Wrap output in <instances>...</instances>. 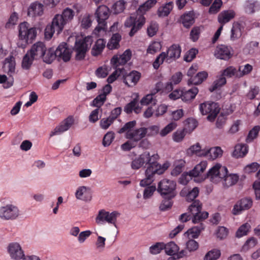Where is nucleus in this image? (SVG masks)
Wrapping results in <instances>:
<instances>
[{
    "label": "nucleus",
    "instance_id": "7ed1b4c3",
    "mask_svg": "<svg viewBox=\"0 0 260 260\" xmlns=\"http://www.w3.org/2000/svg\"><path fill=\"white\" fill-rule=\"evenodd\" d=\"M159 159V156L157 153L151 155V166L147 167L145 171V178L141 180L140 185L145 186L151 184L154 180L156 175L162 174L170 166L168 162H165L162 165L159 164L157 161Z\"/></svg>",
    "mask_w": 260,
    "mask_h": 260
},
{
    "label": "nucleus",
    "instance_id": "473e14b6",
    "mask_svg": "<svg viewBox=\"0 0 260 260\" xmlns=\"http://www.w3.org/2000/svg\"><path fill=\"white\" fill-rule=\"evenodd\" d=\"M121 39V36L120 34L118 33L113 34L107 44V48L110 50L118 48Z\"/></svg>",
    "mask_w": 260,
    "mask_h": 260
},
{
    "label": "nucleus",
    "instance_id": "c03bdc74",
    "mask_svg": "<svg viewBox=\"0 0 260 260\" xmlns=\"http://www.w3.org/2000/svg\"><path fill=\"white\" fill-rule=\"evenodd\" d=\"M157 3L156 0H148L145 3L141 5L137 10V13L143 14L150 8L153 7Z\"/></svg>",
    "mask_w": 260,
    "mask_h": 260
},
{
    "label": "nucleus",
    "instance_id": "f8f14e48",
    "mask_svg": "<svg viewBox=\"0 0 260 260\" xmlns=\"http://www.w3.org/2000/svg\"><path fill=\"white\" fill-rule=\"evenodd\" d=\"M55 52L56 58L59 61L68 62L71 59L72 50L69 48L67 43H62L56 49Z\"/></svg>",
    "mask_w": 260,
    "mask_h": 260
},
{
    "label": "nucleus",
    "instance_id": "a18cd8bd",
    "mask_svg": "<svg viewBox=\"0 0 260 260\" xmlns=\"http://www.w3.org/2000/svg\"><path fill=\"white\" fill-rule=\"evenodd\" d=\"M185 164V161L182 159L176 161L174 164V168L172 171L171 174L175 176L179 175L182 172Z\"/></svg>",
    "mask_w": 260,
    "mask_h": 260
},
{
    "label": "nucleus",
    "instance_id": "a19ab883",
    "mask_svg": "<svg viewBox=\"0 0 260 260\" xmlns=\"http://www.w3.org/2000/svg\"><path fill=\"white\" fill-rule=\"evenodd\" d=\"M207 76L208 74L206 72H199L194 77H191L189 81L192 84L198 85L202 83Z\"/></svg>",
    "mask_w": 260,
    "mask_h": 260
},
{
    "label": "nucleus",
    "instance_id": "9b49d317",
    "mask_svg": "<svg viewBox=\"0 0 260 260\" xmlns=\"http://www.w3.org/2000/svg\"><path fill=\"white\" fill-rule=\"evenodd\" d=\"M120 214L117 211H113L111 213L106 211L105 210L99 211L98 216L96 218V222L98 223L101 222H107L109 223H112L115 225L116 219Z\"/></svg>",
    "mask_w": 260,
    "mask_h": 260
},
{
    "label": "nucleus",
    "instance_id": "338daca9",
    "mask_svg": "<svg viewBox=\"0 0 260 260\" xmlns=\"http://www.w3.org/2000/svg\"><path fill=\"white\" fill-rule=\"evenodd\" d=\"M198 50L195 48L190 49L185 55L184 60L187 62H190L195 58Z\"/></svg>",
    "mask_w": 260,
    "mask_h": 260
},
{
    "label": "nucleus",
    "instance_id": "f03ea898",
    "mask_svg": "<svg viewBox=\"0 0 260 260\" xmlns=\"http://www.w3.org/2000/svg\"><path fill=\"white\" fill-rule=\"evenodd\" d=\"M228 171L225 167L220 164H216L211 168L207 174V178H210L211 181L214 179H223V185L225 187L235 185L239 180V176L237 174H228Z\"/></svg>",
    "mask_w": 260,
    "mask_h": 260
},
{
    "label": "nucleus",
    "instance_id": "8fccbe9b",
    "mask_svg": "<svg viewBox=\"0 0 260 260\" xmlns=\"http://www.w3.org/2000/svg\"><path fill=\"white\" fill-rule=\"evenodd\" d=\"M226 80L224 77L222 75L221 76L216 80H215L212 85L209 88L210 92H213L218 88L221 87L226 83Z\"/></svg>",
    "mask_w": 260,
    "mask_h": 260
},
{
    "label": "nucleus",
    "instance_id": "052dcab7",
    "mask_svg": "<svg viewBox=\"0 0 260 260\" xmlns=\"http://www.w3.org/2000/svg\"><path fill=\"white\" fill-rule=\"evenodd\" d=\"M252 69V66L248 63L246 64L244 67L240 66L238 71L239 72V77L248 74L251 72Z\"/></svg>",
    "mask_w": 260,
    "mask_h": 260
},
{
    "label": "nucleus",
    "instance_id": "79ce46f5",
    "mask_svg": "<svg viewBox=\"0 0 260 260\" xmlns=\"http://www.w3.org/2000/svg\"><path fill=\"white\" fill-rule=\"evenodd\" d=\"M204 228L205 226L204 224L200 223L199 225L189 229L187 233L188 235H190L192 238H197Z\"/></svg>",
    "mask_w": 260,
    "mask_h": 260
},
{
    "label": "nucleus",
    "instance_id": "37998d69",
    "mask_svg": "<svg viewBox=\"0 0 260 260\" xmlns=\"http://www.w3.org/2000/svg\"><path fill=\"white\" fill-rule=\"evenodd\" d=\"M35 59L36 58L28 51L23 58L22 68L25 70L29 69Z\"/></svg>",
    "mask_w": 260,
    "mask_h": 260
},
{
    "label": "nucleus",
    "instance_id": "ea45409f",
    "mask_svg": "<svg viewBox=\"0 0 260 260\" xmlns=\"http://www.w3.org/2000/svg\"><path fill=\"white\" fill-rule=\"evenodd\" d=\"M242 36L241 25L238 23L234 24L231 29V40L233 41L238 40Z\"/></svg>",
    "mask_w": 260,
    "mask_h": 260
},
{
    "label": "nucleus",
    "instance_id": "5701e85b",
    "mask_svg": "<svg viewBox=\"0 0 260 260\" xmlns=\"http://www.w3.org/2000/svg\"><path fill=\"white\" fill-rule=\"evenodd\" d=\"M45 44L41 42H38L32 45L30 50L28 51L36 59L41 58L44 55L46 51Z\"/></svg>",
    "mask_w": 260,
    "mask_h": 260
},
{
    "label": "nucleus",
    "instance_id": "4468645a",
    "mask_svg": "<svg viewBox=\"0 0 260 260\" xmlns=\"http://www.w3.org/2000/svg\"><path fill=\"white\" fill-rule=\"evenodd\" d=\"M74 119L73 116H68L67 118L62 121L59 124L50 134V137L55 135H60L61 134L67 131L74 124Z\"/></svg>",
    "mask_w": 260,
    "mask_h": 260
},
{
    "label": "nucleus",
    "instance_id": "c85d7f7f",
    "mask_svg": "<svg viewBox=\"0 0 260 260\" xmlns=\"http://www.w3.org/2000/svg\"><path fill=\"white\" fill-rule=\"evenodd\" d=\"M199 92L198 88L193 87L188 90L182 89L181 99L183 101L188 102L195 98Z\"/></svg>",
    "mask_w": 260,
    "mask_h": 260
},
{
    "label": "nucleus",
    "instance_id": "7c9ffc66",
    "mask_svg": "<svg viewBox=\"0 0 260 260\" xmlns=\"http://www.w3.org/2000/svg\"><path fill=\"white\" fill-rule=\"evenodd\" d=\"M173 8V3L169 2L165 5L158 8L157 10V15L160 17H164L169 15Z\"/></svg>",
    "mask_w": 260,
    "mask_h": 260
},
{
    "label": "nucleus",
    "instance_id": "f704fd0d",
    "mask_svg": "<svg viewBox=\"0 0 260 260\" xmlns=\"http://www.w3.org/2000/svg\"><path fill=\"white\" fill-rule=\"evenodd\" d=\"M43 61L46 63H51L56 58L55 50L52 48L46 49L44 55L42 56Z\"/></svg>",
    "mask_w": 260,
    "mask_h": 260
},
{
    "label": "nucleus",
    "instance_id": "aec40b11",
    "mask_svg": "<svg viewBox=\"0 0 260 260\" xmlns=\"http://www.w3.org/2000/svg\"><path fill=\"white\" fill-rule=\"evenodd\" d=\"M44 5L38 1L30 4L27 9V16L31 17L41 16L44 13Z\"/></svg>",
    "mask_w": 260,
    "mask_h": 260
},
{
    "label": "nucleus",
    "instance_id": "6e6552de",
    "mask_svg": "<svg viewBox=\"0 0 260 260\" xmlns=\"http://www.w3.org/2000/svg\"><path fill=\"white\" fill-rule=\"evenodd\" d=\"M176 186L175 181L164 179L158 183L157 190L161 196H171V197H175L176 194Z\"/></svg>",
    "mask_w": 260,
    "mask_h": 260
},
{
    "label": "nucleus",
    "instance_id": "f257e3e1",
    "mask_svg": "<svg viewBox=\"0 0 260 260\" xmlns=\"http://www.w3.org/2000/svg\"><path fill=\"white\" fill-rule=\"evenodd\" d=\"M74 15L75 12L69 8H66L61 15H56L53 19L52 24L47 25L45 28V37L51 39L55 32L57 35L59 34L62 30L64 25L73 19Z\"/></svg>",
    "mask_w": 260,
    "mask_h": 260
},
{
    "label": "nucleus",
    "instance_id": "09e8293b",
    "mask_svg": "<svg viewBox=\"0 0 260 260\" xmlns=\"http://www.w3.org/2000/svg\"><path fill=\"white\" fill-rule=\"evenodd\" d=\"M208 213L207 212H196L195 214H192L193 217L192 218V222L194 223H199L203 221L208 217Z\"/></svg>",
    "mask_w": 260,
    "mask_h": 260
},
{
    "label": "nucleus",
    "instance_id": "de8ad7c7",
    "mask_svg": "<svg viewBox=\"0 0 260 260\" xmlns=\"http://www.w3.org/2000/svg\"><path fill=\"white\" fill-rule=\"evenodd\" d=\"M260 131V126L256 125L253 127L249 132L246 137V142L247 143L251 142L254 139H255L259 133Z\"/></svg>",
    "mask_w": 260,
    "mask_h": 260
},
{
    "label": "nucleus",
    "instance_id": "603ef678",
    "mask_svg": "<svg viewBox=\"0 0 260 260\" xmlns=\"http://www.w3.org/2000/svg\"><path fill=\"white\" fill-rule=\"evenodd\" d=\"M106 100L105 95H102L100 93L92 101L90 105L96 107L98 109H102L101 107L104 104Z\"/></svg>",
    "mask_w": 260,
    "mask_h": 260
},
{
    "label": "nucleus",
    "instance_id": "6e6d98bb",
    "mask_svg": "<svg viewBox=\"0 0 260 260\" xmlns=\"http://www.w3.org/2000/svg\"><path fill=\"white\" fill-rule=\"evenodd\" d=\"M250 225L249 223H246L242 225L236 232V236L238 238L246 235L249 231Z\"/></svg>",
    "mask_w": 260,
    "mask_h": 260
},
{
    "label": "nucleus",
    "instance_id": "1a4fd4ad",
    "mask_svg": "<svg viewBox=\"0 0 260 260\" xmlns=\"http://www.w3.org/2000/svg\"><path fill=\"white\" fill-rule=\"evenodd\" d=\"M19 215L18 208L12 204H8L0 208V217L4 220H14Z\"/></svg>",
    "mask_w": 260,
    "mask_h": 260
},
{
    "label": "nucleus",
    "instance_id": "2eb2a0df",
    "mask_svg": "<svg viewBox=\"0 0 260 260\" xmlns=\"http://www.w3.org/2000/svg\"><path fill=\"white\" fill-rule=\"evenodd\" d=\"M151 155L148 152H145L133 160L131 166L133 169L137 170L140 168L144 164L147 165V167H149L151 166Z\"/></svg>",
    "mask_w": 260,
    "mask_h": 260
},
{
    "label": "nucleus",
    "instance_id": "9d476101",
    "mask_svg": "<svg viewBox=\"0 0 260 260\" xmlns=\"http://www.w3.org/2000/svg\"><path fill=\"white\" fill-rule=\"evenodd\" d=\"M145 23V18L142 16H139L137 19L135 16H131L125 22L124 25L127 27H132V29L129 33L131 37L133 36L135 33L139 30Z\"/></svg>",
    "mask_w": 260,
    "mask_h": 260
},
{
    "label": "nucleus",
    "instance_id": "4d7b16f0",
    "mask_svg": "<svg viewBox=\"0 0 260 260\" xmlns=\"http://www.w3.org/2000/svg\"><path fill=\"white\" fill-rule=\"evenodd\" d=\"M166 52H161L155 59L153 63V67L155 69H158L159 66L163 63L164 61L166 62Z\"/></svg>",
    "mask_w": 260,
    "mask_h": 260
},
{
    "label": "nucleus",
    "instance_id": "0e129e2a",
    "mask_svg": "<svg viewBox=\"0 0 260 260\" xmlns=\"http://www.w3.org/2000/svg\"><path fill=\"white\" fill-rule=\"evenodd\" d=\"M125 3L123 0L117 2L113 6L114 13L119 14L123 11L125 9Z\"/></svg>",
    "mask_w": 260,
    "mask_h": 260
},
{
    "label": "nucleus",
    "instance_id": "864d4df0",
    "mask_svg": "<svg viewBox=\"0 0 260 260\" xmlns=\"http://www.w3.org/2000/svg\"><path fill=\"white\" fill-rule=\"evenodd\" d=\"M220 251L214 249L209 251L205 256L204 260H216L220 256Z\"/></svg>",
    "mask_w": 260,
    "mask_h": 260
},
{
    "label": "nucleus",
    "instance_id": "5fc2aeb1",
    "mask_svg": "<svg viewBox=\"0 0 260 260\" xmlns=\"http://www.w3.org/2000/svg\"><path fill=\"white\" fill-rule=\"evenodd\" d=\"M223 77H232L236 76L239 77V73L236 69L232 66H230L224 70L221 74Z\"/></svg>",
    "mask_w": 260,
    "mask_h": 260
},
{
    "label": "nucleus",
    "instance_id": "e2e57ef3",
    "mask_svg": "<svg viewBox=\"0 0 260 260\" xmlns=\"http://www.w3.org/2000/svg\"><path fill=\"white\" fill-rule=\"evenodd\" d=\"M150 184L144 186L146 187L143 193V198L145 199L150 198L153 195L154 192L156 190L155 186H150Z\"/></svg>",
    "mask_w": 260,
    "mask_h": 260
},
{
    "label": "nucleus",
    "instance_id": "f3484780",
    "mask_svg": "<svg viewBox=\"0 0 260 260\" xmlns=\"http://www.w3.org/2000/svg\"><path fill=\"white\" fill-rule=\"evenodd\" d=\"M132 52L129 49L126 50L121 55H114L111 60V63L114 68H118L120 66H123L130 60Z\"/></svg>",
    "mask_w": 260,
    "mask_h": 260
},
{
    "label": "nucleus",
    "instance_id": "cd10ccee",
    "mask_svg": "<svg viewBox=\"0 0 260 260\" xmlns=\"http://www.w3.org/2000/svg\"><path fill=\"white\" fill-rule=\"evenodd\" d=\"M106 43V41L104 39H98L92 48L91 52L92 55L97 56L101 54L105 47Z\"/></svg>",
    "mask_w": 260,
    "mask_h": 260
},
{
    "label": "nucleus",
    "instance_id": "c756f323",
    "mask_svg": "<svg viewBox=\"0 0 260 260\" xmlns=\"http://www.w3.org/2000/svg\"><path fill=\"white\" fill-rule=\"evenodd\" d=\"M141 108L136 99H134L130 103L126 104L124 108V111L127 114H131L133 111L135 113L138 114L141 112Z\"/></svg>",
    "mask_w": 260,
    "mask_h": 260
},
{
    "label": "nucleus",
    "instance_id": "a878e982",
    "mask_svg": "<svg viewBox=\"0 0 260 260\" xmlns=\"http://www.w3.org/2000/svg\"><path fill=\"white\" fill-rule=\"evenodd\" d=\"M248 151V146L246 144H238L235 147L232 156L236 158L243 157Z\"/></svg>",
    "mask_w": 260,
    "mask_h": 260
},
{
    "label": "nucleus",
    "instance_id": "2f4dec72",
    "mask_svg": "<svg viewBox=\"0 0 260 260\" xmlns=\"http://www.w3.org/2000/svg\"><path fill=\"white\" fill-rule=\"evenodd\" d=\"M163 198L159 209L161 211H166L171 208L173 204V199L174 197H171V196H161Z\"/></svg>",
    "mask_w": 260,
    "mask_h": 260
},
{
    "label": "nucleus",
    "instance_id": "72a5a7b5",
    "mask_svg": "<svg viewBox=\"0 0 260 260\" xmlns=\"http://www.w3.org/2000/svg\"><path fill=\"white\" fill-rule=\"evenodd\" d=\"M207 166V162L206 161H202L200 164L196 166L194 169L189 172V176L193 177L199 176L206 169Z\"/></svg>",
    "mask_w": 260,
    "mask_h": 260
},
{
    "label": "nucleus",
    "instance_id": "0eeeda50",
    "mask_svg": "<svg viewBox=\"0 0 260 260\" xmlns=\"http://www.w3.org/2000/svg\"><path fill=\"white\" fill-rule=\"evenodd\" d=\"M201 113L203 115H208L207 119L213 121L220 111V108L217 103L215 102H204L200 105Z\"/></svg>",
    "mask_w": 260,
    "mask_h": 260
},
{
    "label": "nucleus",
    "instance_id": "69168bd1",
    "mask_svg": "<svg viewBox=\"0 0 260 260\" xmlns=\"http://www.w3.org/2000/svg\"><path fill=\"white\" fill-rule=\"evenodd\" d=\"M114 134L113 132H108L104 137L103 145L105 146H109L114 139Z\"/></svg>",
    "mask_w": 260,
    "mask_h": 260
},
{
    "label": "nucleus",
    "instance_id": "4be33fe9",
    "mask_svg": "<svg viewBox=\"0 0 260 260\" xmlns=\"http://www.w3.org/2000/svg\"><path fill=\"white\" fill-rule=\"evenodd\" d=\"M161 83H157L156 84L155 90L156 91L148 94L144 96L141 100L140 103L142 105H148L151 104V105H155L157 102L156 96L155 94L159 91L161 88Z\"/></svg>",
    "mask_w": 260,
    "mask_h": 260
},
{
    "label": "nucleus",
    "instance_id": "423d86ee",
    "mask_svg": "<svg viewBox=\"0 0 260 260\" xmlns=\"http://www.w3.org/2000/svg\"><path fill=\"white\" fill-rule=\"evenodd\" d=\"M88 40L89 39L87 38L76 40L72 50L76 53L75 59L76 60H82L85 57L86 54L90 46V44L88 43Z\"/></svg>",
    "mask_w": 260,
    "mask_h": 260
},
{
    "label": "nucleus",
    "instance_id": "49530a36",
    "mask_svg": "<svg viewBox=\"0 0 260 260\" xmlns=\"http://www.w3.org/2000/svg\"><path fill=\"white\" fill-rule=\"evenodd\" d=\"M115 69L116 70L107 78V81L108 82L109 84L112 83L113 82H114L117 79V78L121 75H123L124 72L125 71L123 68H117Z\"/></svg>",
    "mask_w": 260,
    "mask_h": 260
},
{
    "label": "nucleus",
    "instance_id": "3c124183",
    "mask_svg": "<svg viewBox=\"0 0 260 260\" xmlns=\"http://www.w3.org/2000/svg\"><path fill=\"white\" fill-rule=\"evenodd\" d=\"M202 209V204L199 200L193 201L188 207V212L191 214H194L196 212L201 211Z\"/></svg>",
    "mask_w": 260,
    "mask_h": 260
},
{
    "label": "nucleus",
    "instance_id": "58836bf2",
    "mask_svg": "<svg viewBox=\"0 0 260 260\" xmlns=\"http://www.w3.org/2000/svg\"><path fill=\"white\" fill-rule=\"evenodd\" d=\"M205 150L201 149V147L199 143L196 145H192L189 147L187 150V153L189 155L196 154L199 156H204L206 155Z\"/></svg>",
    "mask_w": 260,
    "mask_h": 260
},
{
    "label": "nucleus",
    "instance_id": "39448f33",
    "mask_svg": "<svg viewBox=\"0 0 260 260\" xmlns=\"http://www.w3.org/2000/svg\"><path fill=\"white\" fill-rule=\"evenodd\" d=\"M109 16V9L105 5L99 6L95 13V17L98 23L97 26L95 28V30L98 32L101 31L102 30H105L107 29L106 20Z\"/></svg>",
    "mask_w": 260,
    "mask_h": 260
},
{
    "label": "nucleus",
    "instance_id": "13d9d810",
    "mask_svg": "<svg viewBox=\"0 0 260 260\" xmlns=\"http://www.w3.org/2000/svg\"><path fill=\"white\" fill-rule=\"evenodd\" d=\"M161 45L159 42H153L149 45L147 49V53L153 54L161 49Z\"/></svg>",
    "mask_w": 260,
    "mask_h": 260
},
{
    "label": "nucleus",
    "instance_id": "b1692460",
    "mask_svg": "<svg viewBox=\"0 0 260 260\" xmlns=\"http://www.w3.org/2000/svg\"><path fill=\"white\" fill-rule=\"evenodd\" d=\"M235 15V12L233 10L224 11L218 15V21L221 25L223 26L224 24L233 19Z\"/></svg>",
    "mask_w": 260,
    "mask_h": 260
},
{
    "label": "nucleus",
    "instance_id": "393cba45",
    "mask_svg": "<svg viewBox=\"0 0 260 260\" xmlns=\"http://www.w3.org/2000/svg\"><path fill=\"white\" fill-rule=\"evenodd\" d=\"M140 77V73L137 71H132L124 77L123 81L128 86H133L138 82Z\"/></svg>",
    "mask_w": 260,
    "mask_h": 260
},
{
    "label": "nucleus",
    "instance_id": "bf43d9fd",
    "mask_svg": "<svg viewBox=\"0 0 260 260\" xmlns=\"http://www.w3.org/2000/svg\"><path fill=\"white\" fill-rule=\"evenodd\" d=\"M177 126V124L175 122H171L166 125L159 133L161 137H165L168 134L173 131Z\"/></svg>",
    "mask_w": 260,
    "mask_h": 260
},
{
    "label": "nucleus",
    "instance_id": "dca6fc26",
    "mask_svg": "<svg viewBox=\"0 0 260 260\" xmlns=\"http://www.w3.org/2000/svg\"><path fill=\"white\" fill-rule=\"evenodd\" d=\"M252 205V201L250 198H243L238 201L234 206L232 213L235 215L240 214L241 212L250 209Z\"/></svg>",
    "mask_w": 260,
    "mask_h": 260
},
{
    "label": "nucleus",
    "instance_id": "c9c22d12",
    "mask_svg": "<svg viewBox=\"0 0 260 260\" xmlns=\"http://www.w3.org/2000/svg\"><path fill=\"white\" fill-rule=\"evenodd\" d=\"M205 153L206 155L204 156H209L211 159H215L222 155V150L220 147H215L211 148L208 150H205Z\"/></svg>",
    "mask_w": 260,
    "mask_h": 260
},
{
    "label": "nucleus",
    "instance_id": "4c0bfd02",
    "mask_svg": "<svg viewBox=\"0 0 260 260\" xmlns=\"http://www.w3.org/2000/svg\"><path fill=\"white\" fill-rule=\"evenodd\" d=\"M164 248L167 254L172 256H175L179 249L178 245L174 242H170L166 244L164 243Z\"/></svg>",
    "mask_w": 260,
    "mask_h": 260
},
{
    "label": "nucleus",
    "instance_id": "a211bd4d",
    "mask_svg": "<svg viewBox=\"0 0 260 260\" xmlns=\"http://www.w3.org/2000/svg\"><path fill=\"white\" fill-rule=\"evenodd\" d=\"M181 52V47L177 44H173L168 49L166 56V62L170 63L179 58Z\"/></svg>",
    "mask_w": 260,
    "mask_h": 260
},
{
    "label": "nucleus",
    "instance_id": "680f3d73",
    "mask_svg": "<svg viewBox=\"0 0 260 260\" xmlns=\"http://www.w3.org/2000/svg\"><path fill=\"white\" fill-rule=\"evenodd\" d=\"M164 248V243L157 242L150 247V252L152 254L159 253Z\"/></svg>",
    "mask_w": 260,
    "mask_h": 260
},
{
    "label": "nucleus",
    "instance_id": "6ab92c4d",
    "mask_svg": "<svg viewBox=\"0 0 260 260\" xmlns=\"http://www.w3.org/2000/svg\"><path fill=\"white\" fill-rule=\"evenodd\" d=\"M232 51L231 47L221 45L217 47L215 55L218 58L226 60L232 57Z\"/></svg>",
    "mask_w": 260,
    "mask_h": 260
},
{
    "label": "nucleus",
    "instance_id": "412c9836",
    "mask_svg": "<svg viewBox=\"0 0 260 260\" xmlns=\"http://www.w3.org/2000/svg\"><path fill=\"white\" fill-rule=\"evenodd\" d=\"M146 130L145 127H141L134 131H128L125 134V137L136 143L146 136Z\"/></svg>",
    "mask_w": 260,
    "mask_h": 260
},
{
    "label": "nucleus",
    "instance_id": "774afa93",
    "mask_svg": "<svg viewBox=\"0 0 260 260\" xmlns=\"http://www.w3.org/2000/svg\"><path fill=\"white\" fill-rule=\"evenodd\" d=\"M222 4V2L221 0H215L209 8V13L212 14L217 13L219 11Z\"/></svg>",
    "mask_w": 260,
    "mask_h": 260
},
{
    "label": "nucleus",
    "instance_id": "bb28decb",
    "mask_svg": "<svg viewBox=\"0 0 260 260\" xmlns=\"http://www.w3.org/2000/svg\"><path fill=\"white\" fill-rule=\"evenodd\" d=\"M15 60L13 56H10L6 58L4 62L3 68L10 75L14 73L15 70Z\"/></svg>",
    "mask_w": 260,
    "mask_h": 260
},
{
    "label": "nucleus",
    "instance_id": "20e7f679",
    "mask_svg": "<svg viewBox=\"0 0 260 260\" xmlns=\"http://www.w3.org/2000/svg\"><path fill=\"white\" fill-rule=\"evenodd\" d=\"M19 39L18 46L24 48L29 43L36 38L37 31L36 27H30L29 24L27 22H23L19 24Z\"/></svg>",
    "mask_w": 260,
    "mask_h": 260
},
{
    "label": "nucleus",
    "instance_id": "e433bc0d",
    "mask_svg": "<svg viewBox=\"0 0 260 260\" xmlns=\"http://www.w3.org/2000/svg\"><path fill=\"white\" fill-rule=\"evenodd\" d=\"M181 21L183 26L186 28H189L194 22L193 13L189 12L181 17Z\"/></svg>",
    "mask_w": 260,
    "mask_h": 260
},
{
    "label": "nucleus",
    "instance_id": "ddd939ff",
    "mask_svg": "<svg viewBox=\"0 0 260 260\" xmlns=\"http://www.w3.org/2000/svg\"><path fill=\"white\" fill-rule=\"evenodd\" d=\"M8 252L12 259L20 260L25 259V255L20 244L17 242H12L7 247Z\"/></svg>",
    "mask_w": 260,
    "mask_h": 260
}]
</instances>
